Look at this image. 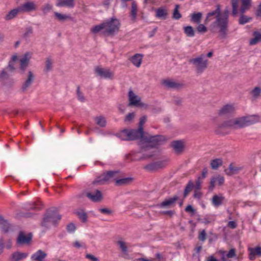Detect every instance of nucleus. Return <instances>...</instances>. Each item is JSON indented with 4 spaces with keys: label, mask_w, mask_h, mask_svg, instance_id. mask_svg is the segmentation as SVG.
I'll use <instances>...</instances> for the list:
<instances>
[{
    "label": "nucleus",
    "mask_w": 261,
    "mask_h": 261,
    "mask_svg": "<svg viewBox=\"0 0 261 261\" xmlns=\"http://www.w3.org/2000/svg\"><path fill=\"white\" fill-rule=\"evenodd\" d=\"M135 116V113H130L128 114L124 119L125 122H130L133 120V119L134 118Z\"/></svg>",
    "instance_id": "53"
},
{
    "label": "nucleus",
    "mask_w": 261,
    "mask_h": 261,
    "mask_svg": "<svg viewBox=\"0 0 261 261\" xmlns=\"http://www.w3.org/2000/svg\"><path fill=\"white\" fill-rule=\"evenodd\" d=\"M163 85L168 88H172V89H180L184 86V84L176 82L175 81H172V80H164L163 82Z\"/></svg>",
    "instance_id": "19"
},
{
    "label": "nucleus",
    "mask_w": 261,
    "mask_h": 261,
    "mask_svg": "<svg viewBox=\"0 0 261 261\" xmlns=\"http://www.w3.org/2000/svg\"><path fill=\"white\" fill-rule=\"evenodd\" d=\"M166 140L165 137L162 135H145L144 137V142L145 145H142L141 148L145 149L148 147H155L162 145Z\"/></svg>",
    "instance_id": "6"
},
{
    "label": "nucleus",
    "mask_w": 261,
    "mask_h": 261,
    "mask_svg": "<svg viewBox=\"0 0 261 261\" xmlns=\"http://www.w3.org/2000/svg\"><path fill=\"white\" fill-rule=\"evenodd\" d=\"M229 14V10L228 7H226L222 13L221 6L218 4L215 10L206 14L204 23L206 24L215 19L210 25V30L213 32L217 31L219 34L220 39H225L228 32Z\"/></svg>",
    "instance_id": "1"
},
{
    "label": "nucleus",
    "mask_w": 261,
    "mask_h": 261,
    "mask_svg": "<svg viewBox=\"0 0 261 261\" xmlns=\"http://www.w3.org/2000/svg\"><path fill=\"white\" fill-rule=\"evenodd\" d=\"M179 199V197L177 195H174L173 197L169 199H166L161 203L157 205V206L162 208H169L172 207L175 205V204Z\"/></svg>",
    "instance_id": "12"
},
{
    "label": "nucleus",
    "mask_w": 261,
    "mask_h": 261,
    "mask_svg": "<svg viewBox=\"0 0 261 261\" xmlns=\"http://www.w3.org/2000/svg\"><path fill=\"white\" fill-rule=\"evenodd\" d=\"M86 258L90 260L91 261H99V259L97 257L91 254H87L86 255Z\"/></svg>",
    "instance_id": "64"
},
{
    "label": "nucleus",
    "mask_w": 261,
    "mask_h": 261,
    "mask_svg": "<svg viewBox=\"0 0 261 261\" xmlns=\"http://www.w3.org/2000/svg\"><path fill=\"white\" fill-rule=\"evenodd\" d=\"M137 11H138L137 5L135 2H133L132 3L130 15L131 16L132 20H133V21H135L136 20Z\"/></svg>",
    "instance_id": "35"
},
{
    "label": "nucleus",
    "mask_w": 261,
    "mask_h": 261,
    "mask_svg": "<svg viewBox=\"0 0 261 261\" xmlns=\"http://www.w3.org/2000/svg\"><path fill=\"white\" fill-rule=\"evenodd\" d=\"M33 33V28L31 27H28L23 34V37L27 38Z\"/></svg>",
    "instance_id": "57"
},
{
    "label": "nucleus",
    "mask_w": 261,
    "mask_h": 261,
    "mask_svg": "<svg viewBox=\"0 0 261 261\" xmlns=\"http://www.w3.org/2000/svg\"><path fill=\"white\" fill-rule=\"evenodd\" d=\"M42 204L40 202H32L30 203V206L28 207L29 210L39 211L41 209Z\"/></svg>",
    "instance_id": "43"
},
{
    "label": "nucleus",
    "mask_w": 261,
    "mask_h": 261,
    "mask_svg": "<svg viewBox=\"0 0 261 261\" xmlns=\"http://www.w3.org/2000/svg\"><path fill=\"white\" fill-rule=\"evenodd\" d=\"M179 8V5H176L175 6V9L173 11V16H172V18L173 19L178 20L181 17V15L180 14V13H179V10H178Z\"/></svg>",
    "instance_id": "47"
},
{
    "label": "nucleus",
    "mask_w": 261,
    "mask_h": 261,
    "mask_svg": "<svg viewBox=\"0 0 261 261\" xmlns=\"http://www.w3.org/2000/svg\"><path fill=\"white\" fill-rule=\"evenodd\" d=\"M58 7L73 8L75 6L74 0H59L57 4Z\"/></svg>",
    "instance_id": "27"
},
{
    "label": "nucleus",
    "mask_w": 261,
    "mask_h": 261,
    "mask_svg": "<svg viewBox=\"0 0 261 261\" xmlns=\"http://www.w3.org/2000/svg\"><path fill=\"white\" fill-rule=\"evenodd\" d=\"M236 249L234 248L231 249L228 253L226 254L228 258H232L236 256Z\"/></svg>",
    "instance_id": "61"
},
{
    "label": "nucleus",
    "mask_w": 261,
    "mask_h": 261,
    "mask_svg": "<svg viewBox=\"0 0 261 261\" xmlns=\"http://www.w3.org/2000/svg\"><path fill=\"white\" fill-rule=\"evenodd\" d=\"M77 215L83 221L86 222L87 220V214L84 212H78Z\"/></svg>",
    "instance_id": "52"
},
{
    "label": "nucleus",
    "mask_w": 261,
    "mask_h": 261,
    "mask_svg": "<svg viewBox=\"0 0 261 261\" xmlns=\"http://www.w3.org/2000/svg\"><path fill=\"white\" fill-rule=\"evenodd\" d=\"M18 12H21L19 10V7L11 10L5 16V19L6 20H10L16 16Z\"/></svg>",
    "instance_id": "33"
},
{
    "label": "nucleus",
    "mask_w": 261,
    "mask_h": 261,
    "mask_svg": "<svg viewBox=\"0 0 261 261\" xmlns=\"http://www.w3.org/2000/svg\"><path fill=\"white\" fill-rule=\"evenodd\" d=\"M259 121V117L257 115L245 116L225 120L218 125V128L236 130L252 125Z\"/></svg>",
    "instance_id": "2"
},
{
    "label": "nucleus",
    "mask_w": 261,
    "mask_h": 261,
    "mask_svg": "<svg viewBox=\"0 0 261 261\" xmlns=\"http://www.w3.org/2000/svg\"><path fill=\"white\" fill-rule=\"evenodd\" d=\"M154 155V152H151L150 153H144L141 157L139 159V161L146 160L149 159Z\"/></svg>",
    "instance_id": "54"
},
{
    "label": "nucleus",
    "mask_w": 261,
    "mask_h": 261,
    "mask_svg": "<svg viewBox=\"0 0 261 261\" xmlns=\"http://www.w3.org/2000/svg\"><path fill=\"white\" fill-rule=\"evenodd\" d=\"M253 99L255 100L259 97L261 94V88L259 87H255L251 92Z\"/></svg>",
    "instance_id": "41"
},
{
    "label": "nucleus",
    "mask_w": 261,
    "mask_h": 261,
    "mask_svg": "<svg viewBox=\"0 0 261 261\" xmlns=\"http://www.w3.org/2000/svg\"><path fill=\"white\" fill-rule=\"evenodd\" d=\"M201 179V177L198 176L196 181L195 188L196 190H199L201 188V185L202 183V181L200 180Z\"/></svg>",
    "instance_id": "59"
},
{
    "label": "nucleus",
    "mask_w": 261,
    "mask_h": 261,
    "mask_svg": "<svg viewBox=\"0 0 261 261\" xmlns=\"http://www.w3.org/2000/svg\"><path fill=\"white\" fill-rule=\"evenodd\" d=\"M232 7L231 15L236 17L239 13V0H230ZM241 12H245L248 10L251 6L252 0H241Z\"/></svg>",
    "instance_id": "9"
},
{
    "label": "nucleus",
    "mask_w": 261,
    "mask_h": 261,
    "mask_svg": "<svg viewBox=\"0 0 261 261\" xmlns=\"http://www.w3.org/2000/svg\"><path fill=\"white\" fill-rule=\"evenodd\" d=\"M32 240V235L25 236L23 232H20L17 239V243L19 245L28 244Z\"/></svg>",
    "instance_id": "17"
},
{
    "label": "nucleus",
    "mask_w": 261,
    "mask_h": 261,
    "mask_svg": "<svg viewBox=\"0 0 261 261\" xmlns=\"http://www.w3.org/2000/svg\"><path fill=\"white\" fill-rule=\"evenodd\" d=\"M128 99L129 103L128 106H143L142 103L141 102V99L139 97L136 95L132 90H130L128 92Z\"/></svg>",
    "instance_id": "14"
},
{
    "label": "nucleus",
    "mask_w": 261,
    "mask_h": 261,
    "mask_svg": "<svg viewBox=\"0 0 261 261\" xmlns=\"http://www.w3.org/2000/svg\"><path fill=\"white\" fill-rule=\"evenodd\" d=\"M133 179L131 177H127L118 179H117L116 181V185L117 186L126 185L130 184Z\"/></svg>",
    "instance_id": "36"
},
{
    "label": "nucleus",
    "mask_w": 261,
    "mask_h": 261,
    "mask_svg": "<svg viewBox=\"0 0 261 261\" xmlns=\"http://www.w3.org/2000/svg\"><path fill=\"white\" fill-rule=\"evenodd\" d=\"M171 146L177 153L181 152L183 149L184 145L181 141H174L171 144Z\"/></svg>",
    "instance_id": "29"
},
{
    "label": "nucleus",
    "mask_w": 261,
    "mask_h": 261,
    "mask_svg": "<svg viewBox=\"0 0 261 261\" xmlns=\"http://www.w3.org/2000/svg\"><path fill=\"white\" fill-rule=\"evenodd\" d=\"M155 17L160 19L165 20L166 19L168 12L166 8L161 7L155 10Z\"/></svg>",
    "instance_id": "26"
},
{
    "label": "nucleus",
    "mask_w": 261,
    "mask_h": 261,
    "mask_svg": "<svg viewBox=\"0 0 261 261\" xmlns=\"http://www.w3.org/2000/svg\"><path fill=\"white\" fill-rule=\"evenodd\" d=\"M202 18L201 12H194L191 15L190 21L194 23L199 24L200 23Z\"/></svg>",
    "instance_id": "28"
},
{
    "label": "nucleus",
    "mask_w": 261,
    "mask_h": 261,
    "mask_svg": "<svg viewBox=\"0 0 261 261\" xmlns=\"http://www.w3.org/2000/svg\"><path fill=\"white\" fill-rule=\"evenodd\" d=\"M46 255L47 254L45 252L41 250H39L32 255L31 259L35 261H43Z\"/></svg>",
    "instance_id": "25"
},
{
    "label": "nucleus",
    "mask_w": 261,
    "mask_h": 261,
    "mask_svg": "<svg viewBox=\"0 0 261 261\" xmlns=\"http://www.w3.org/2000/svg\"><path fill=\"white\" fill-rule=\"evenodd\" d=\"M197 30L200 33H204L207 32V28L203 24L199 23V25L197 27Z\"/></svg>",
    "instance_id": "51"
},
{
    "label": "nucleus",
    "mask_w": 261,
    "mask_h": 261,
    "mask_svg": "<svg viewBox=\"0 0 261 261\" xmlns=\"http://www.w3.org/2000/svg\"><path fill=\"white\" fill-rule=\"evenodd\" d=\"M184 31L187 36L192 37L195 36V31L192 27L187 26L184 28Z\"/></svg>",
    "instance_id": "39"
},
{
    "label": "nucleus",
    "mask_w": 261,
    "mask_h": 261,
    "mask_svg": "<svg viewBox=\"0 0 261 261\" xmlns=\"http://www.w3.org/2000/svg\"><path fill=\"white\" fill-rule=\"evenodd\" d=\"M217 181V178H216V177H213L211 179V181H210V187H209V190L210 191H213L214 187H215V182H216Z\"/></svg>",
    "instance_id": "56"
},
{
    "label": "nucleus",
    "mask_w": 261,
    "mask_h": 261,
    "mask_svg": "<svg viewBox=\"0 0 261 261\" xmlns=\"http://www.w3.org/2000/svg\"><path fill=\"white\" fill-rule=\"evenodd\" d=\"M8 71H8L6 68L0 71V80H4L8 79L9 77Z\"/></svg>",
    "instance_id": "49"
},
{
    "label": "nucleus",
    "mask_w": 261,
    "mask_h": 261,
    "mask_svg": "<svg viewBox=\"0 0 261 261\" xmlns=\"http://www.w3.org/2000/svg\"><path fill=\"white\" fill-rule=\"evenodd\" d=\"M67 230L69 232L74 231L75 230V226L74 224L70 223L67 226Z\"/></svg>",
    "instance_id": "63"
},
{
    "label": "nucleus",
    "mask_w": 261,
    "mask_h": 261,
    "mask_svg": "<svg viewBox=\"0 0 261 261\" xmlns=\"http://www.w3.org/2000/svg\"><path fill=\"white\" fill-rule=\"evenodd\" d=\"M53 60L51 57H48L46 58L45 62V67L43 69V71L45 73H48L51 71L53 68Z\"/></svg>",
    "instance_id": "30"
},
{
    "label": "nucleus",
    "mask_w": 261,
    "mask_h": 261,
    "mask_svg": "<svg viewBox=\"0 0 261 261\" xmlns=\"http://www.w3.org/2000/svg\"><path fill=\"white\" fill-rule=\"evenodd\" d=\"M239 11H240V12L241 13V16H240V17L239 20V23L240 24H244L248 22L251 19V17H248L247 16L244 15L245 12L244 13H242V12H241V7H240V9Z\"/></svg>",
    "instance_id": "37"
},
{
    "label": "nucleus",
    "mask_w": 261,
    "mask_h": 261,
    "mask_svg": "<svg viewBox=\"0 0 261 261\" xmlns=\"http://www.w3.org/2000/svg\"><path fill=\"white\" fill-rule=\"evenodd\" d=\"M242 169V167L236 166L234 163H231L228 168L224 170L225 174L228 176H232L238 174Z\"/></svg>",
    "instance_id": "16"
},
{
    "label": "nucleus",
    "mask_w": 261,
    "mask_h": 261,
    "mask_svg": "<svg viewBox=\"0 0 261 261\" xmlns=\"http://www.w3.org/2000/svg\"><path fill=\"white\" fill-rule=\"evenodd\" d=\"M76 94H77V98L80 101H81L82 102L85 101V97H84L83 93L80 91V87H78L77 88Z\"/></svg>",
    "instance_id": "50"
},
{
    "label": "nucleus",
    "mask_w": 261,
    "mask_h": 261,
    "mask_svg": "<svg viewBox=\"0 0 261 261\" xmlns=\"http://www.w3.org/2000/svg\"><path fill=\"white\" fill-rule=\"evenodd\" d=\"M210 165L213 169H217L222 165V161L221 159H216L212 160Z\"/></svg>",
    "instance_id": "42"
},
{
    "label": "nucleus",
    "mask_w": 261,
    "mask_h": 261,
    "mask_svg": "<svg viewBox=\"0 0 261 261\" xmlns=\"http://www.w3.org/2000/svg\"><path fill=\"white\" fill-rule=\"evenodd\" d=\"M35 80V76L31 71L28 72L27 79L22 84L20 90L22 92H25L31 87Z\"/></svg>",
    "instance_id": "13"
},
{
    "label": "nucleus",
    "mask_w": 261,
    "mask_h": 261,
    "mask_svg": "<svg viewBox=\"0 0 261 261\" xmlns=\"http://www.w3.org/2000/svg\"><path fill=\"white\" fill-rule=\"evenodd\" d=\"M194 187V183L192 180H190L187 184L184 190V197L185 198L188 194L192 191Z\"/></svg>",
    "instance_id": "40"
},
{
    "label": "nucleus",
    "mask_w": 261,
    "mask_h": 261,
    "mask_svg": "<svg viewBox=\"0 0 261 261\" xmlns=\"http://www.w3.org/2000/svg\"><path fill=\"white\" fill-rule=\"evenodd\" d=\"M118 136L122 140L131 141L140 139L141 141L144 142L145 135L143 130L138 127L135 129H123L118 134Z\"/></svg>",
    "instance_id": "3"
},
{
    "label": "nucleus",
    "mask_w": 261,
    "mask_h": 261,
    "mask_svg": "<svg viewBox=\"0 0 261 261\" xmlns=\"http://www.w3.org/2000/svg\"><path fill=\"white\" fill-rule=\"evenodd\" d=\"M234 111V108L231 105H226L222 107L219 110L218 114L220 116H224L231 114Z\"/></svg>",
    "instance_id": "18"
},
{
    "label": "nucleus",
    "mask_w": 261,
    "mask_h": 261,
    "mask_svg": "<svg viewBox=\"0 0 261 261\" xmlns=\"http://www.w3.org/2000/svg\"><path fill=\"white\" fill-rule=\"evenodd\" d=\"M224 197L222 196L215 195L212 198V203L215 206H219L222 204Z\"/></svg>",
    "instance_id": "32"
},
{
    "label": "nucleus",
    "mask_w": 261,
    "mask_h": 261,
    "mask_svg": "<svg viewBox=\"0 0 261 261\" xmlns=\"http://www.w3.org/2000/svg\"><path fill=\"white\" fill-rule=\"evenodd\" d=\"M0 229L4 232L7 233L13 230L12 225L7 220L0 216Z\"/></svg>",
    "instance_id": "20"
},
{
    "label": "nucleus",
    "mask_w": 261,
    "mask_h": 261,
    "mask_svg": "<svg viewBox=\"0 0 261 261\" xmlns=\"http://www.w3.org/2000/svg\"><path fill=\"white\" fill-rule=\"evenodd\" d=\"M28 255V253L17 251L12 253L10 257V261H20L26 258Z\"/></svg>",
    "instance_id": "24"
},
{
    "label": "nucleus",
    "mask_w": 261,
    "mask_h": 261,
    "mask_svg": "<svg viewBox=\"0 0 261 261\" xmlns=\"http://www.w3.org/2000/svg\"><path fill=\"white\" fill-rule=\"evenodd\" d=\"M55 15L59 20L62 21L71 18L69 15L62 14L58 12H55Z\"/></svg>",
    "instance_id": "46"
},
{
    "label": "nucleus",
    "mask_w": 261,
    "mask_h": 261,
    "mask_svg": "<svg viewBox=\"0 0 261 261\" xmlns=\"http://www.w3.org/2000/svg\"><path fill=\"white\" fill-rule=\"evenodd\" d=\"M164 161H158L146 165L144 169L148 171H153L165 166Z\"/></svg>",
    "instance_id": "21"
},
{
    "label": "nucleus",
    "mask_w": 261,
    "mask_h": 261,
    "mask_svg": "<svg viewBox=\"0 0 261 261\" xmlns=\"http://www.w3.org/2000/svg\"><path fill=\"white\" fill-rule=\"evenodd\" d=\"M61 218V216L55 210H50L44 215L41 225L43 227L48 228L50 224L55 225Z\"/></svg>",
    "instance_id": "8"
},
{
    "label": "nucleus",
    "mask_w": 261,
    "mask_h": 261,
    "mask_svg": "<svg viewBox=\"0 0 261 261\" xmlns=\"http://www.w3.org/2000/svg\"><path fill=\"white\" fill-rule=\"evenodd\" d=\"M85 195L89 200L94 202H100L103 198L102 194L99 190H96L93 192H87Z\"/></svg>",
    "instance_id": "11"
},
{
    "label": "nucleus",
    "mask_w": 261,
    "mask_h": 261,
    "mask_svg": "<svg viewBox=\"0 0 261 261\" xmlns=\"http://www.w3.org/2000/svg\"><path fill=\"white\" fill-rule=\"evenodd\" d=\"M29 53H26L23 57L20 60V69L23 73L28 66L30 58L29 57Z\"/></svg>",
    "instance_id": "22"
},
{
    "label": "nucleus",
    "mask_w": 261,
    "mask_h": 261,
    "mask_svg": "<svg viewBox=\"0 0 261 261\" xmlns=\"http://www.w3.org/2000/svg\"><path fill=\"white\" fill-rule=\"evenodd\" d=\"M52 9L53 6L49 4H46L41 7V10L44 15L47 14Z\"/></svg>",
    "instance_id": "48"
},
{
    "label": "nucleus",
    "mask_w": 261,
    "mask_h": 261,
    "mask_svg": "<svg viewBox=\"0 0 261 261\" xmlns=\"http://www.w3.org/2000/svg\"><path fill=\"white\" fill-rule=\"evenodd\" d=\"M118 244L119 245V247L121 249L122 252L123 253L124 255L128 256L127 248L126 243L122 241H118Z\"/></svg>",
    "instance_id": "44"
},
{
    "label": "nucleus",
    "mask_w": 261,
    "mask_h": 261,
    "mask_svg": "<svg viewBox=\"0 0 261 261\" xmlns=\"http://www.w3.org/2000/svg\"><path fill=\"white\" fill-rule=\"evenodd\" d=\"M198 239L201 241H204L206 239V232L204 230L199 233Z\"/></svg>",
    "instance_id": "62"
},
{
    "label": "nucleus",
    "mask_w": 261,
    "mask_h": 261,
    "mask_svg": "<svg viewBox=\"0 0 261 261\" xmlns=\"http://www.w3.org/2000/svg\"><path fill=\"white\" fill-rule=\"evenodd\" d=\"M96 124L100 127H104L106 125V118L102 116H97L94 118Z\"/></svg>",
    "instance_id": "34"
},
{
    "label": "nucleus",
    "mask_w": 261,
    "mask_h": 261,
    "mask_svg": "<svg viewBox=\"0 0 261 261\" xmlns=\"http://www.w3.org/2000/svg\"><path fill=\"white\" fill-rule=\"evenodd\" d=\"M101 31H105L104 22L99 25H97L92 28L91 31L93 33H97Z\"/></svg>",
    "instance_id": "45"
},
{
    "label": "nucleus",
    "mask_w": 261,
    "mask_h": 261,
    "mask_svg": "<svg viewBox=\"0 0 261 261\" xmlns=\"http://www.w3.org/2000/svg\"><path fill=\"white\" fill-rule=\"evenodd\" d=\"M254 37L250 39L249 44L253 45L256 44L259 41L261 40V34L257 32H254L253 33Z\"/></svg>",
    "instance_id": "38"
},
{
    "label": "nucleus",
    "mask_w": 261,
    "mask_h": 261,
    "mask_svg": "<svg viewBox=\"0 0 261 261\" xmlns=\"http://www.w3.org/2000/svg\"><path fill=\"white\" fill-rule=\"evenodd\" d=\"M249 258L250 260H253L255 258V255L261 256V247L249 248Z\"/></svg>",
    "instance_id": "23"
},
{
    "label": "nucleus",
    "mask_w": 261,
    "mask_h": 261,
    "mask_svg": "<svg viewBox=\"0 0 261 261\" xmlns=\"http://www.w3.org/2000/svg\"><path fill=\"white\" fill-rule=\"evenodd\" d=\"M147 120V117L146 116H143L140 118L139 128L143 130V125L145 123Z\"/></svg>",
    "instance_id": "55"
},
{
    "label": "nucleus",
    "mask_w": 261,
    "mask_h": 261,
    "mask_svg": "<svg viewBox=\"0 0 261 261\" xmlns=\"http://www.w3.org/2000/svg\"><path fill=\"white\" fill-rule=\"evenodd\" d=\"M189 62L193 65L196 73L199 74L203 73L208 67V61L203 54L190 59Z\"/></svg>",
    "instance_id": "4"
},
{
    "label": "nucleus",
    "mask_w": 261,
    "mask_h": 261,
    "mask_svg": "<svg viewBox=\"0 0 261 261\" xmlns=\"http://www.w3.org/2000/svg\"><path fill=\"white\" fill-rule=\"evenodd\" d=\"M5 68L9 71H14L15 70L14 63H13L12 61H9L8 66Z\"/></svg>",
    "instance_id": "58"
},
{
    "label": "nucleus",
    "mask_w": 261,
    "mask_h": 261,
    "mask_svg": "<svg viewBox=\"0 0 261 261\" xmlns=\"http://www.w3.org/2000/svg\"><path fill=\"white\" fill-rule=\"evenodd\" d=\"M132 63L137 67H139L142 63V56L140 54H136L130 59Z\"/></svg>",
    "instance_id": "31"
},
{
    "label": "nucleus",
    "mask_w": 261,
    "mask_h": 261,
    "mask_svg": "<svg viewBox=\"0 0 261 261\" xmlns=\"http://www.w3.org/2000/svg\"><path fill=\"white\" fill-rule=\"evenodd\" d=\"M105 31H102V34L107 36H114L117 34L120 28V22L116 18L112 17L104 22Z\"/></svg>",
    "instance_id": "5"
},
{
    "label": "nucleus",
    "mask_w": 261,
    "mask_h": 261,
    "mask_svg": "<svg viewBox=\"0 0 261 261\" xmlns=\"http://www.w3.org/2000/svg\"><path fill=\"white\" fill-rule=\"evenodd\" d=\"M99 212L103 214L110 215L112 213V210L108 208H102L99 210Z\"/></svg>",
    "instance_id": "60"
},
{
    "label": "nucleus",
    "mask_w": 261,
    "mask_h": 261,
    "mask_svg": "<svg viewBox=\"0 0 261 261\" xmlns=\"http://www.w3.org/2000/svg\"><path fill=\"white\" fill-rule=\"evenodd\" d=\"M21 12H30L36 11L37 6L34 2H27L18 7Z\"/></svg>",
    "instance_id": "15"
},
{
    "label": "nucleus",
    "mask_w": 261,
    "mask_h": 261,
    "mask_svg": "<svg viewBox=\"0 0 261 261\" xmlns=\"http://www.w3.org/2000/svg\"><path fill=\"white\" fill-rule=\"evenodd\" d=\"M119 171L118 170L108 171L103 173L97 177L93 181L94 185H103L107 182L115 180L118 177Z\"/></svg>",
    "instance_id": "7"
},
{
    "label": "nucleus",
    "mask_w": 261,
    "mask_h": 261,
    "mask_svg": "<svg viewBox=\"0 0 261 261\" xmlns=\"http://www.w3.org/2000/svg\"><path fill=\"white\" fill-rule=\"evenodd\" d=\"M95 72L98 76L102 78L111 80L114 78V72L109 68H103L99 66H97L95 68Z\"/></svg>",
    "instance_id": "10"
}]
</instances>
